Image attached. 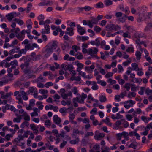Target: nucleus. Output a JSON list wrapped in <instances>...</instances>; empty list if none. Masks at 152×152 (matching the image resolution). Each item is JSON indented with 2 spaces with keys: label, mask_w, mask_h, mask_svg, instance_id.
<instances>
[{
  "label": "nucleus",
  "mask_w": 152,
  "mask_h": 152,
  "mask_svg": "<svg viewBox=\"0 0 152 152\" xmlns=\"http://www.w3.org/2000/svg\"><path fill=\"white\" fill-rule=\"evenodd\" d=\"M91 20H88V25L90 28H92L93 26V24H96L98 23V21L96 18L94 17L91 18Z\"/></svg>",
  "instance_id": "nucleus-1"
},
{
  "label": "nucleus",
  "mask_w": 152,
  "mask_h": 152,
  "mask_svg": "<svg viewBox=\"0 0 152 152\" xmlns=\"http://www.w3.org/2000/svg\"><path fill=\"white\" fill-rule=\"evenodd\" d=\"M44 28H42L41 32L42 34H49L50 33V27L47 24H46L44 26Z\"/></svg>",
  "instance_id": "nucleus-2"
},
{
  "label": "nucleus",
  "mask_w": 152,
  "mask_h": 152,
  "mask_svg": "<svg viewBox=\"0 0 152 152\" xmlns=\"http://www.w3.org/2000/svg\"><path fill=\"white\" fill-rule=\"evenodd\" d=\"M45 81V79L42 77L41 75H40L35 80V82H36L39 83L37 84V86H45L44 84L41 83V82H44Z\"/></svg>",
  "instance_id": "nucleus-3"
},
{
  "label": "nucleus",
  "mask_w": 152,
  "mask_h": 152,
  "mask_svg": "<svg viewBox=\"0 0 152 152\" xmlns=\"http://www.w3.org/2000/svg\"><path fill=\"white\" fill-rule=\"evenodd\" d=\"M77 31L79 34L83 35L86 33V30L83 29V27H81L80 25L78 24L77 25Z\"/></svg>",
  "instance_id": "nucleus-4"
},
{
  "label": "nucleus",
  "mask_w": 152,
  "mask_h": 152,
  "mask_svg": "<svg viewBox=\"0 0 152 152\" xmlns=\"http://www.w3.org/2000/svg\"><path fill=\"white\" fill-rule=\"evenodd\" d=\"M53 120L54 122L56 124H59L61 121L60 118L58 117L57 115H54L53 117Z\"/></svg>",
  "instance_id": "nucleus-5"
},
{
  "label": "nucleus",
  "mask_w": 152,
  "mask_h": 152,
  "mask_svg": "<svg viewBox=\"0 0 152 152\" xmlns=\"http://www.w3.org/2000/svg\"><path fill=\"white\" fill-rule=\"evenodd\" d=\"M16 14V12H13L7 15L6 17H7V20L9 21H11L13 18L14 15Z\"/></svg>",
  "instance_id": "nucleus-6"
},
{
  "label": "nucleus",
  "mask_w": 152,
  "mask_h": 152,
  "mask_svg": "<svg viewBox=\"0 0 152 152\" xmlns=\"http://www.w3.org/2000/svg\"><path fill=\"white\" fill-rule=\"evenodd\" d=\"M64 44H61V48L63 50H65L66 48H69V44L66 41H64Z\"/></svg>",
  "instance_id": "nucleus-7"
},
{
  "label": "nucleus",
  "mask_w": 152,
  "mask_h": 152,
  "mask_svg": "<svg viewBox=\"0 0 152 152\" xmlns=\"http://www.w3.org/2000/svg\"><path fill=\"white\" fill-rule=\"evenodd\" d=\"M95 8L97 9L102 8L104 7V5L102 2H99L96 4L94 5Z\"/></svg>",
  "instance_id": "nucleus-8"
},
{
  "label": "nucleus",
  "mask_w": 152,
  "mask_h": 152,
  "mask_svg": "<svg viewBox=\"0 0 152 152\" xmlns=\"http://www.w3.org/2000/svg\"><path fill=\"white\" fill-rule=\"evenodd\" d=\"M58 42L56 40H54L53 41L52 43H50L49 44L51 45L50 48H52V49H56V47L57 46Z\"/></svg>",
  "instance_id": "nucleus-9"
},
{
  "label": "nucleus",
  "mask_w": 152,
  "mask_h": 152,
  "mask_svg": "<svg viewBox=\"0 0 152 152\" xmlns=\"http://www.w3.org/2000/svg\"><path fill=\"white\" fill-rule=\"evenodd\" d=\"M69 26H70V27H67L66 28V30L67 31H69L70 30H72V29H73V31H74V28L76 26L75 23V22H71L69 24Z\"/></svg>",
  "instance_id": "nucleus-10"
},
{
  "label": "nucleus",
  "mask_w": 152,
  "mask_h": 152,
  "mask_svg": "<svg viewBox=\"0 0 152 152\" xmlns=\"http://www.w3.org/2000/svg\"><path fill=\"white\" fill-rule=\"evenodd\" d=\"M114 24H107L106 26L105 27L106 28V30L107 31H112L114 29Z\"/></svg>",
  "instance_id": "nucleus-11"
},
{
  "label": "nucleus",
  "mask_w": 152,
  "mask_h": 152,
  "mask_svg": "<svg viewBox=\"0 0 152 152\" xmlns=\"http://www.w3.org/2000/svg\"><path fill=\"white\" fill-rule=\"evenodd\" d=\"M37 89L34 86L32 87H30L29 88V90L28 91V92L29 94L31 93H33L36 92Z\"/></svg>",
  "instance_id": "nucleus-12"
},
{
  "label": "nucleus",
  "mask_w": 152,
  "mask_h": 152,
  "mask_svg": "<svg viewBox=\"0 0 152 152\" xmlns=\"http://www.w3.org/2000/svg\"><path fill=\"white\" fill-rule=\"evenodd\" d=\"M127 16L125 14H124L123 15L121 18H119L118 19V20L122 23L125 22Z\"/></svg>",
  "instance_id": "nucleus-13"
},
{
  "label": "nucleus",
  "mask_w": 152,
  "mask_h": 152,
  "mask_svg": "<svg viewBox=\"0 0 152 152\" xmlns=\"http://www.w3.org/2000/svg\"><path fill=\"white\" fill-rule=\"evenodd\" d=\"M142 120L145 123H148L150 120H152V118H147L145 116H143L141 117Z\"/></svg>",
  "instance_id": "nucleus-14"
},
{
  "label": "nucleus",
  "mask_w": 152,
  "mask_h": 152,
  "mask_svg": "<svg viewBox=\"0 0 152 152\" xmlns=\"http://www.w3.org/2000/svg\"><path fill=\"white\" fill-rule=\"evenodd\" d=\"M152 27V23H148L146 27L144 29L145 31H150Z\"/></svg>",
  "instance_id": "nucleus-15"
},
{
  "label": "nucleus",
  "mask_w": 152,
  "mask_h": 152,
  "mask_svg": "<svg viewBox=\"0 0 152 152\" xmlns=\"http://www.w3.org/2000/svg\"><path fill=\"white\" fill-rule=\"evenodd\" d=\"M132 68H133L132 70L136 71L139 70V69L138 68V65L136 63H132L131 64Z\"/></svg>",
  "instance_id": "nucleus-16"
},
{
  "label": "nucleus",
  "mask_w": 152,
  "mask_h": 152,
  "mask_svg": "<svg viewBox=\"0 0 152 152\" xmlns=\"http://www.w3.org/2000/svg\"><path fill=\"white\" fill-rule=\"evenodd\" d=\"M104 136V134L103 133H100L97 136H94V138L97 140H99V138H103Z\"/></svg>",
  "instance_id": "nucleus-17"
},
{
  "label": "nucleus",
  "mask_w": 152,
  "mask_h": 152,
  "mask_svg": "<svg viewBox=\"0 0 152 152\" xmlns=\"http://www.w3.org/2000/svg\"><path fill=\"white\" fill-rule=\"evenodd\" d=\"M73 100L76 101L80 103L83 104L84 103V99L81 98L80 100L79 99V98L78 97H77L76 98H73Z\"/></svg>",
  "instance_id": "nucleus-18"
},
{
  "label": "nucleus",
  "mask_w": 152,
  "mask_h": 152,
  "mask_svg": "<svg viewBox=\"0 0 152 152\" xmlns=\"http://www.w3.org/2000/svg\"><path fill=\"white\" fill-rule=\"evenodd\" d=\"M20 116H24V119L26 121H29L30 120V116L26 112H25L23 115H20Z\"/></svg>",
  "instance_id": "nucleus-19"
},
{
  "label": "nucleus",
  "mask_w": 152,
  "mask_h": 152,
  "mask_svg": "<svg viewBox=\"0 0 152 152\" xmlns=\"http://www.w3.org/2000/svg\"><path fill=\"white\" fill-rule=\"evenodd\" d=\"M135 37L137 39L142 38L144 37V34L142 33H137L135 35Z\"/></svg>",
  "instance_id": "nucleus-20"
},
{
  "label": "nucleus",
  "mask_w": 152,
  "mask_h": 152,
  "mask_svg": "<svg viewBox=\"0 0 152 152\" xmlns=\"http://www.w3.org/2000/svg\"><path fill=\"white\" fill-rule=\"evenodd\" d=\"M13 21L16 22L18 24L20 25H22L24 24V22L23 20H21L20 19L16 18L14 19Z\"/></svg>",
  "instance_id": "nucleus-21"
},
{
  "label": "nucleus",
  "mask_w": 152,
  "mask_h": 152,
  "mask_svg": "<svg viewBox=\"0 0 152 152\" xmlns=\"http://www.w3.org/2000/svg\"><path fill=\"white\" fill-rule=\"evenodd\" d=\"M99 100L102 102H104L107 100L106 97L105 96L102 95L99 97Z\"/></svg>",
  "instance_id": "nucleus-22"
},
{
  "label": "nucleus",
  "mask_w": 152,
  "mask_h": 152,
  "mask_svg": "<svg viewBox=\"0 0 152 152\" xmlns=\"http://www.w3.org/2000/svg\"><path fill=\"white\" fill-rule=\"evenodd\" d=\"M86 84L89 86L91 85L92 86H97L96 83L94 81L91 82L89 81H87L86 82Z\"/></svg>",
  "instance_id": "nucleus-23"
},
{
  "label": "nucleus",
  "mask_w": 152,
  "mask_h": 152,
  "mask_svg": "<svg viewBox=\"0 0 152 152\" xmlns=\"http://www.w3.org/2000/svg\"><path fill=\"white\" fill-rule=\"evenodd\" d=\"M79 141V139L78 137L75 140H72L70 141V143L72 144H75L78 143Z\"/></svg>",
  "instance_id": "nucleus-24"
},
{
  "label": "nucleus",
  "mask_w": 152,
  "mask_h": 152,
  "mask_svg": "<svg viewBox=\"0 0 152 152\" xmlns=\"http://www.w3.org/2000/svg\"><path fill=\"white\" fill-rule=\"evenodd\" d=\"M104 2L106 6L111 5L113 4V2L111 0H105Z\"/></svg>",
  "instance_id": "nucleus-25"
},
{
  "label": "nucleus",
  "mask_w": 152,
  "mask_h": 152,
  "mask_svg": "<svg viewBox=\"0 0 152 152\" xmlns=\"http://www.w3.org/2000/svg\"><path fill=\"white\" fill-rule=\"evenodd\" d=\"M135 55L136 57V58L137 60H140L141 58V53L138 51L136 52Z\"/></svg>",
  "instance_id": "nucleus-26"
},
{
  "label": "nucleus",
  "mask_w": 152,
  "mask_h": 152,
  "mask_svg": "<svg viewBox=\"0 0 152 152\" xmlns=\"http://www.w3.org/2000/svg\"><path fill=\"white\" fill-rule=\"evenodd\" d=\"M127 29L128 30L129 33H133V27L132 26H129L126 27Z\"/></svg>",
  "instance_id": "nucleus-27"
},
{
  "label": "nucleus",
  "mask_w": 152,
  "mask_h": 152,
  "mask_svg": "<svg viewBox=\"0 0 152 152\" xmlns=\"http://www.w3.org/2000/svg\"><path fill=\"white\" fill-rule=\"evenodd\" d=\"M73 69V67L72 65L71 64L68 65L66 67V69H64L65 70H68L71 72H72V69Z\"/></svg>",
  "instance_id": "nucleus-28"
},
{
  "label": "nucleus",
  "mask_w": 152,
  "mask_h": 152,
  "mask_svg": "<svg viewBox=\"0 0 152 152\" xmlns=\"http://www.w3.org/2000/svg\"><path fill=\"white\" fill-rule=\"evenodd\" d=\"M97 80V83L100 84L101 86H106V83L104 81H102L100 79L96 80Z\"/></svg>",
  "instance_id": "nucleus-29"
},
{
  "label": "nucleus",
  "mask_w": 152,
  "mask_h": 152,
  "mask_svg": "<svg viewBox=\"0 0 152 152\" xmlns=\"http://www.w3.org/2000/svg\"><path fill=\"white\" fill-rule=\"evenodd\" d=\"M23 71L25 74H29L31 72L30 69L28 68V67H26L25 69H23Z\"/></svg>",
  "instance_id": "nucleus-30"
},
{
  "label": "nucleus",
  "mask_w": 152,
  "mask_h": 152,
  "mask_svg": "<svg viewBox=\"0 0 152 152\" xmlns=\"http://www.w3.org/2000/svg\"><path fill=\"white\" fill-rule=\"evenodd\" d=\"M84 10L86 11H88L94 9V8L89 6H86L84 7Z\"/></svg>",
  "instance_id": "nucleus-31"
},
{
  "label": "nucleus",
  "mask_w": 152,
  "mask_h": 152,
  "mask_svg": "<svg viewBox=\"0 0 152 152\" xmlns=\"http://www.w3.org/2000/svg\"><path fill=\"white\" fill-rule=\"evenodd\" d=\"M20 115L19 117L17 118H14L13 121L14 122L19 123L20 122V120L22 118L21 117Z\"/></svg>",
  "instance_id": "nucleus-32"
},
{
  "label": "nucleus",
  "mask_w": 152,
  "mask_h": 152,
  "mask_svg": "<svg viewBox=\"0 0 152 152\" xmlns=\"http://www.w3.org/2000/svg\"><path fill=\"white\" fill-rule=\"evenodd\" d=\"M11 96V93L9 92V93H7L5 95H4L3 96H1V97L2 99H7L8 97L10 96Z\"/></svg>",
  "instance_id": "nucleus-33"
},
{
  "label": "nucleus",
  "mask_w": 152,
  "mask_h": 152,
  "mask_svg": "<svg viewBox=\"0 0 152 152\" xmlns=\"http://www.w3.org/2000/svg\"><path fill=\"white\" fill-rule=\"evenodd\" d=\"M94 30L96 32L99 33L101 30V28L99 26H95L94 28Z\"/></svg>",
  "instance_id": "nucleus-34"
},
{
  "label": "nucleus",
  "mask_w": 152,
  "mask_h": 152,
  "mask_svg": "<svg viewBox=\"0 0 152 152\" xmlns=\"http://www.w3.org/2000/svg\"><path fill=\"white\" fill-rule=\"evenodd\" d=\"M134 83H138L140 85V83L142 82V79L140 78H138L134 79Z\"/></svg>",
  "instance_id": "nucleus-35"
},
{
  "label": "nucleus",
  "mask_w": 152,
  "mask_h": 152,
  "mask_svg": "<svg viewBox=\"0 0 152 152\" xmlns=\"http://www.w3.org/2000/svg\"><path fill=\"white\" fill-rule=\"evenodd\" d=\"M126 51L127 52L129 53L131 52L132 53H134V48L133 47H128V48L126 50Z\"/></svg>",
  "instance_id": "nucleus-36"
},
{
  "label": "nucleus",
  "mask_w": 152,
  "mask_h": 152,
  "mask_svg": "<svg viewBox=\"0 0 152 152\" xmlns=\"http://www.w3.org/2000/svg\"><path fill=\"white\" fill-rule=\"evenodd\" d=\"M72 30H70L69 31H66L65 33L66 34H68L69 36H73L74 34V32L73 31V29H72Z\"/></svg>",
  "instance_id": "nucleus-37"
},
{
  "label": "nucleus",
  "mask_w": 152,
  "mask_h": 152,
  "mask_svg": "<svg viewBox=\"0 0 152 152\" xmlns=\"http://www.w3.org/2000/svg\"><path fill=\"white\" fill-rule=\"evenodd\" d=\"M53 52V49L50 47L47 48L45 50V52L47 53L50 54V53Z\"/></svg>",
  "instance_id": "nucleus-38"
},
{
  "label": "nucleus",
  "mask_w": 152,
  "mask_h": 152,
  "mask_svg": "<svg viewBox=\"0 0 152 152\" xmlns=\"http://www.w3.org/2000/svg\"><path fill=\"white\" fill-rule=\"evenodd\" d=\"M145 89V87H142L140 88V90L138 92V93L140 95H143L144 91Z\"/></svg>",
  "instance_id": "nucleus-39"
},
{
  "label": "nucleus",
  "mask_w": 152,
  "mask_h": 152,
  "mask_svg": "<svg viewBox=\"0 0 152 152\" xmlns=\"http://www.w3.org/2000/svg\"><path fill=\"white\" fill-rule=\"evenodd\" d=\"M63 38L64 40L71 42L72 39V38H69V36L67 34H65Z\"/></svg>",
  "instance_id": "nucleus-40"
},
{
  "label": "nucleus",
  "mask_w": 152,
  "mask_h": 152,
  "mask_svg": "<svg viewBox=\"0 0 152 152\" xmlns=\"http://www.w3.org/2000/svg\"><path fill=\"white\" fill-rule=\"evenodd\" d=\"M10 64L11 65L18 66V62L17 60L15 59L10 62Z\"/></svg>",
  "instance_id": "nucleus-41"
},
{
  "label": "nucleus",
  "mask_w": 152,
  "mask_h": 152,
  "mask_svg": "<svg viewBox=\"0 0 152 152\" xmlns=\"http://www.w3.org/2000/svg\"><path fill=\"white\" fill-rule=\"evenodd\" d=\"M145 92L147 95H148L152 93V89L150 90L149 88H147L145 90Z\"/></svg>",
  "instance_id": "nucleus-42"
},
{
  "label": "nucleus",
  "mask_w": 152,
  "mask_h": 152,
  "mask_svg": "<svg viewBox=\"0 0 152 152\" xmlns=\"http://www.w3.org/2000/svg\"><path fill=\"white\" fill-rule=\"evenodd\" d=\"M26 49H22L19 50L18 53H19V54L21 56L22 54H26Z\"/></svg>",
  "instance_id": "nucleus-43"
},
{
  "label": "nucleus",
  "mask_w": 152,
  "mask_h": 152,
  "mask_svg": "<svg viewBox=\"0 0 152 152\" xmlns=\"http://www.w3.org/2000/svg\"><path fill=\"white\" fill-rule=\"evenodd\" d=\"M81 145L83 146H86L88 142L85 139H83L82 140Z\"/></svg>",
  "instance_id": "nucleus-44"
},
{
  "label": "nucleus",
  "mask_w": 152,
  "mask_h": 152,
  "mask_svg": "<svg viewBox=\"0 0 152 152\" xmlns=\"http://www.w3.org/2000/svg\"><path fill=\"white\" fill-rule=\"evenodd\" d=\"M131 60H128L127 61H125L123 63V65L126 66H127L129 64H130L131 63Z\"/></svg>",
  "instance_id": "nucleus-45"
},
{
  "label": "nucleus",
  "mask_w": 152,
  "mask_h": 152,
  "mask_svg": "<svg viewBox=\"0 0 152 152\" xmlns=\"http://www.w3.org/2000/svg\"><path fill=\"white\" fill-rule=\"evenodd\" d=\"M31 132V131L30 130H27L26 132L24 133L23 135L24 137L27 138L28 137V134H29V133Z\"/></svg>",
  "instance_id": "nucleus-46"
},
{
  "label": "nucleus",
  "mask_w": 152,
  "mask_h": 152,
  "mask_svg": "<svg viewBox=\"0 0 152 152\" xmlns=\"http://www.w3.org/2000/svg\"><path fill=\"white\" fill-rule=\"evenodd\" d=\"M13 135L12 134H8L5 136V138L7 141H9L10 140V138L12 137Z\"/></svg>",
  "instance_id": "nucleus-47"
},
{
  "label": "nucleus",
  "mask_w": 152,
  "mask_h": 152,
  "mask_svg": "<svg viewBox=\"0 0 152 152\" xmlns=\"http://www.w3.org/2000/svg\"><path fill=\"white\" fill-rule=\"evenodd\" d=\"M123 13L121 12H118L115 13V15L117 18H119L122 17V16Z\"/></svg>",
  "instance_id": "nucleus-48"
},
{
  "label": "nucleus",
  "mask_w": 152,
  "mask_h": 152,
  "mask_svg": "<svg viewBox=\"0 0 152 152\" xmlns=\"http://www.w3.org/2000/svg\"><path fill=\"white\" fill-rule=\"evenodd\" d=\"M113 73L111 72H108L105 75V77L106 78H108L112 77L113 76Z\"/></svg>",
  "instance_id": "nucleus-49"
},
{
  "label": "nucleus",
  "mask_w": 152,
  "mask_h": 152,
  "mask_svg": "<svg viewBox=\"0 0 152 152\" xmlns=\"http://www.w3.org/2000/svg\"><path fill=\"white\" fill-rule=\"evenodd\" d=\"M16 36L18 39L21 41H22L23 39L22 36L20 35V34L17 33V34H16Z\"/></svg>",
  "instance_id": "nucleus-50"
},
{
  "label": "nucleus",
  "mask_w": 152,
  "mask_h": 152,
  "mask_svg": "<svg viewBox=\"0 0 152 152\" xmlns=\"http://www.w3.org/2000/svg\"><path fill=\"white\" fill-rule=\"evenodd\" d=\"M40 56L39 55H35V56L33 58L32 60L34 61H36L40 59Z\"/></svg>",
  "instance_id": "nucleus-51"
},
{
  "label": "nucleus",
  "mask_w": 152,
  "mask_h": 152,
  "mask_svg": "<svg viewBox=\"0 0 152 152\" xmlns=\"http://www.w3.org/2000/svg\"><path fill=\"white\" fill-rule=\"evenodd\" d=\"M25 49H26V51L29 49L31 50V46L30 44H28L27 45L25 46Z\"/></svg>",
  "instance_id": "nucleus-52"
},
{
  "label": "nucleus",
  "mask_w": 152,
  "mask_h": 152,
  "mask_svg": "<svg viewBox=\"0 0 152 152\" xmlns=\"http://www.w3.org/2000/svg\"><path fill=\"white\" fill-rule=\"evenodd\" d=\"M136 147L137 145L133 144V143H131L129 146V148H132L134 149H136Z\"/></svg>",
  "instance_id": "nucleus-53"
},
{
  "label": "nucleus",
  "mask_w": 152,
  "mask_h": 152,
  "mask_svg": "<svg viewBox=\"0 0 152 152\" xmlns=\"http://www.w3.org/2000/svg\"><path fill=\"white\" fill-rule=\"evenodd\" d=\"M18 42V41L17 39H15L12 42V44L10 45L9 47H13V45H17Z\"/></svg>",
  "instance_id": "nucleus-54"
},
{
  "label": "nucleus",
  "mask_w": 152,
  "mask_h": 152,
  "mask_svg": "<svg viewBox=\"0 0 152 152\" xmlns=\"http://www.w3.org/2000/svg\"><path fill=\"white\" fill-rule=\"evenodd\" d=\"M45 17L42 14L40 15L38 17V19L39 20H43L44 19Z\"/></svg>",
  "instance_id": "nucleus-55"
},
{
  "label": "nucleus",
  "mask_w": 152,
  "mask_h": 152,
  "mask_svg": "<svg viewBox=\"0 0 152 152\" xmlns=\"http://www.w3.org/2000/svg\"><path fill=\"white\" fill-rule=\"evenodd\" d=\"M99 38H96L95 40L96 42L95 45L96 46H99L100 44V41L98 39Z\"/></svg>",
  "instance_id": "nucleus-56"
},
{
  "label": "nucleus",
  "mask_w": 152,
  "mask_h": 152,
  "mask_svg": "<svg viewBox=\"0 0 152 152\" xmlns=\"http://www.w3.org/2000/svg\"><path fill=\"white\" fill-rule=\"evenodd\" d=\"M145 58L146 60L148 61L150 64H152V60L150 57H147L146 56H145Z\"/></svg>",
  "instance_id": "nucleus-57"
},
{
  "label": "nucleus",
  "mask_w": 152,
  "mask_h": 152,
  "mask_svg": "<svg viewBox=\"0 0 152 152\" xmlns=\"http://www.w3.org/2000/svg\"><path fill=\"white\" fill-rule=\"evenodd\" d=\"M127 119L128 121H130L132 118L133 117L132 115L128 114L126 115Z\"/></svg>",
  "instance_id": "nucleus-58"
},
{
  "label": "nucleus",
  "mask_w": 152,
  "mask_h": 152,
  "mask_svg": "<svg viewBox=\"0 0 152 152\" xmlns=\"http://www.w3.org/2000/svg\"><path fill=\"white\" fill-rule=\"evenodd\" d=\"M39 92L42 94H47L48 93V91L47 90L41 89L39 90Z\"/></svg>",
  "instance_id": "nucleus-59"
},
{
  "label": "nucleus",
  "mask_w": 152,
  "mask_h": 152,
  "mask_svg": "<svg viewBox=\"0 0 152 152\" xmlns=\"http://www.w3.org/2000/svg\"><path fill=\"white\" fill-rule=\"evenodd\" d=\"M124 11H125L126 14H128L130 12V11L128 7H125Z\"/></svg>",
  "instance_id": "nucleus-60"
},
{
  "label": "nucleus",
  "mask_w": 152,
  "mask_h": 152,
  "mask_svg": "<svg viewBox=\"0 0 152 152\" xmlns=\"http://www.w3.org/2000/svg\"><path fill=\"white\" fill-rule=\"evenodd\" d=\"M89 39L88 37L86 36H82V41L83 42H84L85 41Z\"/></svg>",
  "instance_id": "nucleus-61"
},
{
  "label": "nucleus",
  "mask_w": 152,
  "mask_h": 152,
  "mask_svg": "<svg viewBox=\"0 0 152 152\" xmlns=\"http://www.w3.org/2000/svg\"><path fill=\"white\" fill-rule=\"evenodd\" d=\"M42 139V137L40 135H38L36 137L35 139V140L38 142L41 140Z\"/></svg>",
  "instance_id": "nucleus-62"
},
{
  "label": "nucleus",
  "mask_w": 152,
  "mask_h": 152,
  "mask_svg": "<svg viewBox=\"0 0 152 152\" xmlns=\"http://www.w3.org/2000/svg\"><path fill=\"white\" fill-rule=\"evenodd\" d=\"M45 125L50 126L51 125L50 120H46L45 122Z\"/></svg>",
  "instance_id": "nucleus-63"
},
{
  "label": "nucleus",
  "mask_w": 152,
  "mask_h": 152,
  "mask_svg": "<svg viewBox=\"0 0 152 152\" xmlns=\"http://www.w3.org/2000/svg\"><path fill=\"white\" fill-rule=\"evenodd\" d=\"M79 75L82 76L85 79L86 77V73L85 72H83L82 71H80L79 73Z\"/></svg>",
  "instance_id": "nucleus-64"
}]
</instances>
